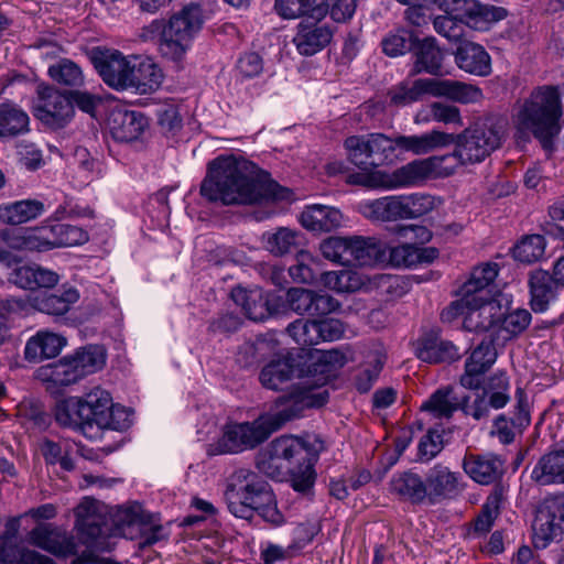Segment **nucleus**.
Returning <instances> with one entry per match:
<instances>
[{
    "label": "nucleus",
    "mask_w": 564,
    "mask_h": 564,
    "mask_svg": "<svg viewBox=\"0 0 564 564\" xmlns=\"http://www.w3.org/2000/svg\"><path fill=\"white\" fill-rule=\"evenodd\" d=\"M532 529L535 547H546L550 542L564 534V510L558 506L541 507L536 512Z\"/></svg>",
    "instance_id": "21"
},
{
    "label": "nucleus",
    "mask_w": 564,
    "mask_h": 564,
    "mask_svg": "<svg viewBox=\"0 0 564 564\" xmlns=\"http://www.w3.org/2000/svg\"><path fill=\"white\" fill-rule=\"evenodd\" d=\"M507 119L500 116H488L475 122L459 134H454L455 150L445 155L414 160L394 170L390 174L376 173V184L389 188L416 185L434 173L448 176L457 166L475 164L484 161L501 147L507 135Z\"/></svg>",
    "instance_id": "2"
},
{
    "label": "nucleus",
    "mask_w": 564,
    "mask_h": 564,
    "mask_svg": "<svg viewBox=\"0 0 564 564\" xmlns=\"http://www.w3.org/2000/svg\"><path fill=\"white\" fill-rule=\"evenodd\" d=\"M270 349V341L259 336L256 340H247L239 346L236 360L241 367H251L263 358Z\"/></svg>",
    "instance_id": "57"
},
{
    "label": "nucleus",
    "mask_w": 564,
    "mask_h": 564,
    "mask_svg": "<svg viewBox=\"0 0 564 564\" xmlns=\"http://www.w3.org/2000/svg\"><path fill=\"white\" fill-rule=\"evenodd\" d=\"M22 520H25L22 514L17 519L9 520L4 532L0 535V564H55L52 558L34 550L18 549L11 545L17 538Z\"/></svg>",
    "instance_id": "18"
},
{
    "label": "nucleus",
    "mask_w": 564,
    "mask_h": 564,
    "mask_svg": "<svg viewBox=\"0 0 564 564\" xmlns=\"http://www.w3.org/2000/svg\"><path fill=\"white\" fill-rule=\"evenodd\" d=\"M34 377L45 386L46 392L55 400L56 423L64 427L70 426V405L67 395L70 388V355L39 367Z\"/></svg>",
    "instance_id": "12"
},
{
    "label": "nucleus",
    "mask_w": 564,
    "mask_h": 564,
    "mask_svg": "<svg viewBox=\"0 0 564 564\" xmlns=\"http://www.w3.org/2000/svg\"><path fill=\"white\" fill-rule=\"evenodd\" d=\"M368 139L370 143V153L373 163H376V167L392 160L395 152L393 134L388 137L383 133H370L368 134Z\"/></svg>",
    "instance_id": "60"
},
{
    "label": "nucleus",
    "mask_w": 564,
    "mask_h": 564,
    "mask_svg": "<svg viewBox=\"0 0 564 564\" xmlns=\"http://www.w3.org/2000/svg\"><path fill=\"white\" fill-rule=\"evenodd\" d=\"M391 492L412 503H421L427 498L425 480L414 473H402L394 476L390 482Z\"/></svg>",
    "instance_id": "45"
},
{
    "label": "nucleus",
    "mask_w": 564,
    "mask_h": 564,
    "mask_svg": "<svg viewBox=\"0 0 564 564\" xmlns=\"http://www.w3.org/2000/svg\"><path fill=\"white\" fill-rule=\"evenodd\" d=\"M66 345V337L48 330H39L28 339L24 347V359L29 362H42L58 356Z\"/></svg>",
    "instance_id": "29"
},
{
    "label": "nucleus",
    "mask_w": 564,
    "mask_h": 564,
    "mask_svg": "<svg viewBox=\"0 0 564 564\" xmlns=\"http://www.w3.org/2000/svg\"><path fill=\"white\" fill-rule=\"evenodd\" d=\"M289 273L295 283L313 284L321 280L325 286L337 292H355L360 286L357 273L325 271L322 262L304 250L296 253V263L290 267Z\"/></svg>",
    "instance_id": "10"
},
{
    "label": "nucleus",
    "mask_w": 564,
    "mask_h": 564,
    "mask_svg": "<svg viewBox=\"0 0 564 564\" xmlns=\"http://www.w3.org/2000/svg\"><path fill=\"white\" fill-rule=\"evenodd\" d=\"M29 130V116L13 104H0V138L17 137Z\"/></svg>",
    "instance_id": "50"
},
{
    "label": "nucleus",
    "mask_w": 564,
    "mask_h": 564,
    "mask_svg": "<svg viewBox=\"0 0 564 564\" xmlns=\"http://www.w3.org/2000/svg\"><path fill=\"white\" fill-rule=\"evenodd\" d=\"M333 37L332 29L321 20H303L297 25L294 44L300 54L311 56L327 46Z\"/></svg>",
    "instance_id": "24"
},
{
    "label": "nucleus",
    "mask_w": 564,
    "mask_h": 564,
    "mask_svg": "<svg viewBox=\"0 0 564 564\" xmlns=\"http://www.w3.org/2000/svg\"><path fill=\"white\" fill-rule=\"evenodd\" d=\"M561 94L556 86H541L532 90L513 116L514 137L528 140L532 133L542 148L553 151L554 139L560 134L562 118Z\"/></svg>",
    "instance_id": "5"
},
{
    "label": "nucleus",
    "mask_w": 564,
    "mask_h": 564,
    "mask_svg": "<svg viewBox=\"0 0 564 564\" xmlns=\"http://www.w3.org/2000/svg\"><path fill=\"white\" fill-rule=\"evenodd\" d=\"M458 315L464 316L463 326L468 332H487L498 325L503 316L498 300L489 296L462 297L443 311L442 317L452 321Z\"/></svg>",
    "instance_id": "11"
},
{
    "label": "nucleus",
    "mask_w": 564,
    "mask_h": 564,
    "mask_svg": "<svg viewBox=\"0 0 564 564\" xmlns=\"http://www.w3.org/2000/svg\"><path fill=\"white\" fill-rule=\"evenodd\" d=\"M45 212V206L37 199H24L15 202L0 209V218L11 225H20L36 217Z\"/></svg>",
    "instance_id": "49"
},
{
    "label": "nucleus",
    "mask_w": 564,
    "mask_h": 564,
    "mask_svg": "<svg viewBox=\"0 0 564 564\" xmlns=\"http://www.w3.org/2000/svg\"><path fill=\"white\" fill-rule=\"evenodd\" d=\"M225 500L230 513L237 518L251 520L257 512L274 525L283 522L271 486L252 470L240 468L231 475Z\"/></svg>",
    "instance_id": "6"
},
{
    "label": "nucleus",
    "mask_w": 564,
    "mask_h": 564,
    "mask_svg": "<svg viewBox=\"0 0 564 564\" xmlns=\"http://www.w3.org/2000/svg\"><path fill=\"white\" fill-rule=\"evenodd\" d=\"M102 506L93 498H84L75 510L76 529L84 543L102 547L107 539L115 536L133 538L140 523V505L117 507L110 513V521L102 514Z\"/></svg>",
    "instance_id": "7"
},
{
    "label": "nucleus",
    "mask_w": 564,
    "mask_h": 564,
    "mask_svg": "<svg viewBox=\"0 0 564 564\" xmlns=\"http://www.w3.org/2000/svg\"><path fill=\"white\" fill-rule=\"evenodd\" d=\"M416 40L417 36L413 31L399 28L382 39V52L390 57L404 55L406 52L413 51Z\"/></svg>",
    "instance_id": "53"
},
{
    "label": "nucleus",
    "mask_w": 564,
    "mask_h": 564,
    "mask_svg": "<svg viewBox=\"0 0 564 564\" xmlns=\"http://www.w3.org/2000/svg\"><path fill=\"white\" fill-rule=\"evenodd\" d=\"M69 239V225L56 223L33 229H26L13 237L11 246L29 251H47L67 246Z\"/></svg>",
    "instance_id": "16"
},
{
    "label": "nucleus",
    "mask_w": 564,
    "mask_h": 564,
    "mask_svg": "<svg viewBox=\"0 0 564 564\" xmlns=\"http://www.w3.org/2000/svg\"><path fill=\"white\" fill-rule=\"evenodd\" d=\"M326 399L325 392L312 394L310 391H295L283 394L276 400L280 406L278 411L261 414L252 422L227 424L223 436L217 443L209 446L208 454L218 455L253 449L288 422L300 417L305 409L324 405Z\"/></svg>",
    "instance_id": "4"
},
{
    "label": "nucleus",
    "mask_w": 564,
    "mask_h": 564,
    "mask_svg": "<svg viewBox=\"0 0 564 564\" xmlns=\"http://www.w3.org/2000/svg\"><path fill=\"white\" fill-rule=\"evenodd\" d=\"M288 334L302 346H314L321 343L317 319H296L286 327Z\"/></svg>",
    "instance_id": "56"
},
{
    "label": "nucleus",
    "mask_w": 564,
    "mask_h": 564,
    "mask_svg": "<svg viewBox=\"0 0 564 564\" xmlns=\"http://www.w3.org/2000/svg\"><path fill=\"white\" fill-rule=\"evenodd\" d=\"M107 126L115 140L131 142L143 133L148 127V120L141 112L115 107L109 111Z\"/></svg>",
    "instance_id": "19"
},
{
    "label": "nucleus",
    "mask_w": 564,
    "mask_h": 564,
    "mask_svg": "<svg viewBox=\"0 0 564 564\" xmlns=\"http://www.w3.org/2000/svg\"><path fill=\"white\" fill-rule=\"evenodd\" d=\"M463 468L476 482L489 485L503 473V463L495 455L468 454L464 457Z\"/></svg>",
    "instance_id": "33"
},
{
    "label": "nucleus",
    "mask_w": 564,
    "mask_h": 564,
    "mask_svg": "<svg viewBox=\"0 0 564 564\" xmlns=\"http://www.w3.org/2000/svg\"><path fill=\"white\" fill-rule=\"evenodd\" d=\"M200 194L221 205H252L263 200H286L291 191L261 173L252 162L234 155L218 156L208 163Z\"/></svg>",
    "instance_id": "3"
},
{
    "label": "nucleus",
    "mask_w": 564,
    "mask_h": 564,
    "mask_svg": "<svg viewBox=\"0 0 564 564\" xmlns=\"http://www.w3.org/2000/svg\"><path fill=\"white\" fill-rule=\"evenodd\" d=\"M497 351L492 339H482L473 350L465 364V373L460 377V383L467 389L480 387V376L484 375L496 361Z\"/></svg>",
    "instance_id": "26"
},
{
    "label": "nucleus",
    "mask_w": 564,
    "mask_h": 564,
    "mask_svg": "<svg viewBox=\"0 0 564 564\" xmlns=\"http://www.w3.org/2000/svg\"><path fill=\"white\" fill-rule=\"evenodd\" d=\"M263 248L274 257L297 253L302 249L303 235L289 227H279L261 237Z\"/></svg>",
    "instance_id": "35"
},
{
    "label": "nucleus",
    "mask_w": 564,
    "mask_h": 564,
    "mask_svg": "<svg viewBox=\"0 0 564 564\" xmlns=\"http://www.w3.org/2000/svg\"><path fill=\"white\" fill-rule=\"evenodd\" d=\"M29 544L42 549L55 556L70 554V536L66 530L40 522L28 533Z\"/></svg>",
    "instance_id": "23"
},
{
    "label": "nucleus",
    "mask_w": 564,
    "mask_h": 564,
    "mask_svg": "<svg viewBox=\"0 0 564 564\" xmlns=\"http://www.w3.org/2000/svg\"><path fill=\"white\" fill-rule=\"evenodd\" d=\"M427 498L431 502L440 498H452L459 492L457 475L445 466H435L425 479Z\"/></svg>",
    "instance_id": "39"
},
{
    "label": "nucleus",
    "mask_w": 564,
    "mask_h": 564,
    "mask_svg": "<svg viewBox=\"0 0 564 564\" xmlns=\"http://www.w3.org/2000/svg\"><path fill=\"white\" fill-rule=\"evenodd\" d=\"M9 281L25 290L50 289L58 283L59 276L56 272L41 265L24 264L11 271Z\"/></svg>",
    "instance_id": "34"
},
{
    "label": "nucleus",
    "mask_w": 564,
    "mask_h": 564,
    "mask_svg": "<svg viewBox=\"0 0 564 564\" xmlns=\"http://www.w3.org/2000/svg\"><path fill=\"white\" fill-rule=\"evenodd\" d=\"M107 351L100 345H86L73 355V383L101 370L106 365Z\"/></svg>",
    "instance_id": "41"
},
{
    "label": "nucleus",
    "mask_w": 564,
    "mask_h": 564,
    "mask_svg": "<svg viewBox=\"0 0 564 564\" xmlns=\"http://www.w3.org/2000/svg\"><path fill=\"white\" fill-rule=\"evenodd\" d=\"M163 73L150 58L132 56L127 88H134L139 94H151L159 89Z\"/></svg>",
    "instance_id": "28"
},
{
    "label": "nucleus",
    "mask_w": 564,
    "mask_h": 564,
    "mask_svg": "<svg viewBox=\"0 0 564 564\" xmlns=\"http://www.w3.org/2000/svg\"><path fill=\"white\" fill-rule=\"evenodd\" d=\"M341 212L333 206L315 204L304 208L300 216L301 225L315 232H329L341 226Z\"/></svg>",
    "instance_id": "31"
},
{
    "label": "nucleus",
    "mask_w": 564,
    "mask_h": 564,
    "mask_svg": "<svg viewBox=\"0 0 564 564\" xmlns=\"http://www.w3.org/2000/svg\"><path fill=\"white\" fill-rule=\"evenodd\" d=\"M416 356L422 361L438 364L454 361L460 355L453 343L443 340L436 334L430 333L420 339Z\"/></svg>",
    "instance_id": "36"
},
{
    "label": "nucleus",
    "mask_w": 564,
    "mask_h": 564,
    "mask_svg": "<svg viewBox=\"0 0 564 564\" xmlns=\"http://www.w3.org/2000/svg\"><path fill=\"white\" fill-rule=\"evenodd\" d=\"M349 265H373L386 259L384 245L375 237H350Z\"/></svg>",
    "instance_id": "37"
},
{
    "label": "nucleus",
    "mask_w": 564,
    "mask_h": 564,
    "mask_svg": "<svg viewBox=\"0 0 564 564\" xmlns=\"http://www.w3.org/2000/svg\"><path fill=\"white\" fill-rule=\"evenodd\" d=\"M468 397H464L460 401L454 397L452 387H444L436 390L421 409L431 412L435 417L451 419L455 411L462 409L463 404H468Z\"/></svg>",
    "instance_id": "44"
},
{
    "label": "nucleus",
    "mask_w": 564,
    "mask_h": 564,
    "mask_svg": "<svg viewBox=\"0 0 564 564\" xmlns=\"http://www.w3.org/2000/svg\"><path fill=\"white\" fill-rule=\"evenodd\" d=\"M345 364V355L337 349L319 351L315 357L304 361L306 380L294 386L289 393H294L295 391H310L312 394L325 392L327 395L326 400H328V391L323 389V387Z\"/></svg>",
    "instance_id": "14"
},
{
    "label": "nucleus",
    "mask_w": 564,
    "mask_h": 564,
    "mask_svg": "<svg viewBox=\"0 0 564 564\" xmlns=\"http://www.w3.org/2000/svg\"><path fill=\"white\" fill-rule=\"evenodd\" d=\"M530 305L535 313L545 312L556 299L561 285L549 271L536 269L530 273Z\"/></svg>",
    "instance_id": "27"
},
{
    "label": "nucleus",
    "mask_w": 564,
    "mask_h": 564,
    "mask_svg": "<svg viewBox=\"0 0 564 564\" xmlns=\"http://www.w3.org/2000/svg\"><path fill=\"white\" fill-rule=\"evenodd\" d=\"M415 62L413 73H427L433 76L443 75L444 54L432 36L416 40L412 51Z\"/></svg>",
    "instance_id": "32"
},
{
    "label": "nucleus",
    "mask_w": 564,
    "mask_h": 564,
    "mask_svg": "<svg viewBox=\"0 0 564 564\" xmlns=\"http://www.w3.org/2000/svg\"><path fill=\"white\" fill-rule=\"evenodd\" d=\"M507 119L500 116H488L475 122L459 134H454L455 150L445 155L414 160L394 170L390 174L376 173V184L389 188L416 185L434 173L448 176L457 166L475 164L484 161L501 147L507 135Z\"/></svg>",
    "instance_id": "1"
},
{
    "label": "nucleus",
    "mask_w": 564,
    "mask_h": 564,
    "mask_svg": "<svg viewBox=\"0 0 564 564\" xmlns=\"http://www.w3.org/2000/svg\"><path fill=\"white\" fill-rule=\"evenodd\" d=\"M426 94L434 96V78L416 79L412 86L401 84L389 90L388 96L392 105L403 107L420 100Z\"/></svg>",
    "instance_id": "47"
},
{
    "label": "nucleus",
    "mask_w": 564,
    "mask_h": 564,
    "mask_svg": "<svg viewBox=\"0 0 564 564\" xmlns=\"http://www.w3.org/2000/svg\"><path fill=\"white\" fill-rule=\"evenodd\" d=\"M349 243L350 237H328L319 245V250L324 258L349 265Z\"/></svg>",
    "instance_id": "59"
},
{
    "label": "nucleus",
    "mask_w": 564,
    "mask_h": 564,
    "mask_svg": "<svg viewBox=\"0 0 564 564\" xmlns=\"http://www.w3.org/2000/svg\"><path fill=\"white\" fill-rule=\"evenodd\" d=\"M349 161L364 171L376 169L370 153V143L367 135H351L344 143Z\"/></svg>",
    "instance_id": "54"
},
{
    "label": "nucleus",
    "mask_w": 564,
    "mask_h": 564,
    "mask_svg": "<svg viewBox=\"0 0 564 564\" xmlns=\"http://www.w3.org/2000/svg\"><path fill=\"white\" fill-rule=\"evenodd\" d=\"M362 215L376 221H397L406 219L402 195L384 196L360 206Z\"/></svg>",
    "instance_id": "38"
},
{
    "label": "nucleus",
    "mask_w": 564,
    "mask_h": 564,
    "mask_svg": "<svg viewBox=\"0 0 564 564\" xmlns=\"http://www.w3.org/2000/svg\"><path fill=\"white\" fill-rule=\"evenodd\" d=\"M32 111L45 126L52 129L64 128L70 118V88L59 89L43 83L37 85Z\"/></svg>",
    "instance_id": "13"
},
{
    "label": "nucleus",
    "mask_w": 564,
    "mask_h": 564,
    "mask_svg": "<svg viewBox=\"0 0 564 564\" xmlns=\"http://www.w3.org/2000/svg\"><path fill=\"white\" fill-rule=\"evenodd\" d=\"M434 96H444L462 104H473L482 98V93L477 86L470 84L434 78Z\"/></svg>",
    "instance_id": "46"
},
{
    "label": "nucleus",
    "mask_w": 564,
    "mask_h": 564,
    "mask_svg": "<svg viewBox=\"0 0 564 564\" xmlns=\"http://www.w3.org/2000/svg\"><path fill=\"white\" fill-rule=\"evenodd\" d=\"M457 66L471 75L488 76L491 73V58L480 44L465 41L462 42L455 52Z\"/></svg>",
    "instance_id": "30"
},
{
    "label": "nucleus",
    "mask_w": 564,
    "mask_h": 564,
    "mask_svg": "<svg viewBox=\"0 0 564 564\" xmlns=\"http://www.w3.org/2000/svg\"><path fill=\"white\" fill-rule=\"evenodd\" d=\"M189 40H182L173 33L169 34V31L163 29L159 51L161 55L172 62L180 63L188 48Z\"/></svg>",
    "instance_id": "61"
},
{
    "label": "nucleus",
    "mask_w": 564,
    "mask_h": 564,
    "mask_svg": "<svg viewBox=\"0 0 564 564\" xmlns=\"http://www.w3.org/2000/svg\"><path fill=\"white\" fill-rule=\"evenodd\" d=\"M34 306L42 313L63 317L70 308V290L65 291L61 295L44 294L34 300Z\"/></svg>",
    "instance_id": "58"
},
{
    "label": "nucleus",
    "mask_w": 564,
    "mask_h": 564,
    "mask_svg": "<svg viewBox=\"0 0 564 564\" xmlns=\"http://www.w3.org/2000/svg\"><path fill=\"white\" fill-rule=\"evenodd\" d=\"M539 485L564 484V449L543 455L531 471Z\"/></svg>",
    "instance_id": "42"
},
{
    "label": "nucleus",
    "mask_w": 564,
    "mask_h": 564,
    "mask_svg": "<svg viewBox=\"0 0 564 564\" xmlns=\"http://www.w3.org/2000/svg\"><path fill=\"white\" fill-rule=\"evenodd\" d=\"M231 297L245 315L254 322H262L285 310L284 299L281 295L258 288L252 290L236 288L231 291Z\"/></svg>",
    "instance_id": "15"
},
{
    "label": "nucleus",
    "mask_w": 564,
    "mask_h": 564,
    "mask_svg": "<svg viewBox=\"0 0 564 564\" xmlns=\"http://www.w3.org/2000/svg\"><path fill=\"white\" fill-rule=\"evenodd\" d=\"M285 307L299 315L323 317L339 307V302L332 295L303 288H292L286 292Z\"/></svg>",
    "instance_id": "17"
},
{
    "label": "nucleus",
    "mask_w": 564,
    "mask_h": 564,
    "mask_svg": "<svg viewBox=\"0 0 564 564\" xmlns=\"http://www.w3.org/2000/svg\"><path fill=\"white\" fill-rule=\"evenodd\" d=\"M394 148L401 153H412L414 155L427 154L434 150L445 148L454 142V134L440 130H432L423 134L405 135L395 133Z\"/></svg>",
    "instance_id": "22"
},
{
    "label": "nucleus",
    "mask_w": 564,
    "mask_h": 564,
    "mask_svg": "<svg viewBox=\"0 0 564 564\" xmlns=\"http://www.w3.org/2000/svg\"><path fill=\"white\" fill-rule=\"evenodd\" d=\"M268 451L288 466L290 482L295 491L307 494L312 490L316 480L314 466L318 449L302 438L281 436L270 443Z\"/></svg>",
    "instance_id": "9"
},
{
    "label": "nucleus",
    "mask_w": 564,
    "mask_h": 564,
    "mask_svg": "<svg viewBox=\"0 0 564 564\" xmlns=\"http://www.w3.org/2000/svg\"><path fill=\"white\" fill-rule=\"evenodd\" d=\"M295 377L306 380L304 362L293 357H286L269 362L261 370L259 379L264 388L281 390L284 383Z\"/></svg>",
    "instance_id": "25"
},
{
    "label": "nucleus",
    "mask_w": 564,
    "mask_h": 564,
    "mask_svg": "<svg viewBox=\"0 0 564 564\" xmlns=\"http://www.w3.org/2000/svg\"><path fill=\"white\" fill-rule=\"evenodd\" d=\"M508 401V391L481 393L471 404H463L462 410L475 420H481L489 416V408L501 409Z\"/></svg>",
    "instance_id": "52"
},
{
    "label": "nucleus",
    "mask_w": 564,
    "mask_h": 564,
    "mask_svg": "<svg viewBox=\"0 0 564 564\" xmlns=\"http://www.w3.org/2000/svg\"><path fill=\"white\" fill-rule=\"evenodd\" d=\"M498 275L497 263H485L473 270L470 278L460 288L462 297L487 296L486 289Z\"/></svg>",
    "instance_id": "48"
},
{
    "label": "nucleus",
    "mask_w": 564,
    "mask_h": 564,
    "mask_svg": "<svg viewBox=\"0 0 564 564\" xmlns=\"http://www.w3.org/2000/svg\"><path fill=\"white\" fill-rule=\"evenodd\" d=\"M17 416L26 429L44 431L50 425V415L44 404L36 399H23L17 405Z\"/></svg>",
    "instance_id": "51"
},
{
    "label": "nucleus",
    "mask_w": 564,
    "mask_h": 564,
    "mask_svg": "<svg viewBox=\"0 0 564 564\" xmlns=\"http://www.w3.org/2000/svg\"><path fill=\"white\" fill-rule=\"evenodd\" d=\"M76 160L77 169L75 177L79 185H88L95 177V160L90 158L88 151L84 148H77L73 154Z\"/></svg>",
    "instance_id": "64"
},
{
    "label": "nucleus",
    "mask_w": 564,
    "mask_h": 564,
    "mask_svg": "<svg viewBox=\"0 0 564 564\" xmlns=\"http://www.w3.org/2000/svg\"><path fill=\"white\" fill-rule=\"evenodd\" d=\"M204 15L202 8L191 3L185 6L180 12L171 17L167 25L164 28L170 33L181 36L182 40H192L202 29Z\"/></svg>",
    "instance_id": "40"
},
{
    "label": "nucleus",
    "mask_w": 564,
    "mask_h": 564,
    "mask_svg": "<svg viewBox=\"0 0 564 564\" xmlns=\"http://www.w3.org/2000/svg\"><path fill=\"white\" fill-rule=\"evenodd\" d=\"M93 62L107 85L116 89L127 88L132 57L127 58L119 51H104L98 52Z\"/></svg>",
    "instance_id": "20"
},
{
    "label": "nucleus",
    "mask_w": 564,
    "mask_h": 564,
    "mask_svg": "<svg viewBox=\"0 0 564 564\" xmlns=\"http://www.w3.org/2000/svg\"><path fill=\"white\" fill-rule=\"evenodd\" d=\"M406 219L421 217L435 207V199L426 194L402 195Z\"/></svg>",
    "instance_id": "62"
},
{
    "label": "nucleus",
    "mask_w": 564,
    "mask_h": 564,
    "mask_svg": "<svg viewBox=\"0 0 564 564\" xmlns=\"http://www.w3.org/2000/svg\"><path fill=\"white\" fill-rule=\"evenodd\" d=\"M545 252V239L541 235L523 237L513 248V257L522 263H533L542 259Z\"/></svg>",
    "instance_id": "55"
},
{
    "label": "nucleus",
    "mask_w": 564,
    "mask_h": 564,
    "mask_svg": "<svg viewBox=\"0 0 564 564\" xmlns=\"http://www.w3.org/2000/svg\"><path fill=\"white\" fill-rule=\"evenodd\" d=\"M531 313L524 308H517L508 314L503 312V316L499 324L512 336L523 333L531 323Z\"/></svg>",
    "instance_id": "63"
},
{
    "label": "nucleus",
    "mask_w": 564,
    "mask_h": 564,
    "mask_svg": "<svg viewBox=\"0 0 564 564\" xmlns=\"http://www.w3.org/2000/svg\"><path fill=\"white\" fill-rule=\"evenodd\" d=\"M328 4L316 3V0H275L274 9L283 19L308 17L322 20L328 12Z\"/></svg>",
    "instance_id": "43"
},
{
    "label": "nucleus",
    "mask_w": 564,
    "mask_h": 564,
    "mask_svg": "<svg viewBox=\"0 0 564 564\" xmlns=\"http://www.w3.org/2000/svg\"><path fill=\"white\" fill-rule=\"evenodd\" d=\"M75 425L87 437H95L99 430L126 431L132 424V412L112 404L108 392L95 388L85 397H76Z\"/></svg>",
    "instance_id": "8"
}]
</instances>
